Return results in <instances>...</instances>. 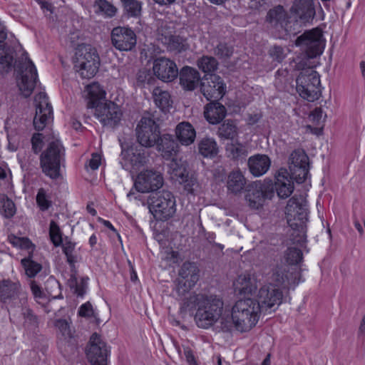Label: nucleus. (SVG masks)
Masks as SVG:
<instances>
[{
    "label": "nucleus",
    "mask_w": 365,
    "mask_h": 365,
    "mask_svg": "<svg viewBox=\"0 0 365 365\" xmlns=\"http://www.w3.org/2000/svg\"><path fill=\"white\" fill-rule=\"evenodd\" d=\"M101 158L98 153H93L91 158L88 160V163L86 164L85 167L88 170L90 168L92 170H97L101 165Z\"/></svg>",
    "instance_id": "59"
},
{
    "label": "nucleus",
    "mask_w": 365,
    "mask_h": 365,
    "mask_svg": "<svg viewBox=\"0 0 365 365\" xmlns=\"http://www.w3.org/2000/svg\"><path fill=\"white\" fill-rule=\"evenodd\" d=\"M22 315L24 319V323L27 325H36L37 318L33 314L32 311L26 307L22 308Z\"/></svg>",
    "instance_id": "57"
},
{
    "label": "nucleus",
    "mask_w": 365,
    "mask_h": 365,
    "mask_svg": "<svg viewBox=\"0 0 365 365\" xmlns=\"http://www.w3.org/2000/svg\"><path fill=\"white\" fill-rule=\"evenodd\" d=\"M287 260L292 264H298L302 258V251L296 247H289L287 250Z\"/></svg>",
    "instance_id": "53"
},
{
    "label": "nucleus",
    "mask_w": 365,
    "mask_h": 365,
    "mask_svg": "<svg viewBox=\"0 0 365 365\" xmlns=\"http://www.w3.org/2000/svg\"><path fill=\"white\" fill-rule=\"evenodd\" d=\"M55 326L64 339H70L73 337L69 323L66 319H58Z\"/></svg>",
    "instance_id": "52"
},
{
    "label": "nucleus",
    "mask_w": 365,
    "mask_h": 365,
    "mask_svg": "<svg viewBox=\"0 0 365 365\" xmlns=\"http://www.w3.org/2000/svg\"><path fill=\"white\" fill-rule=\"evenodd\" d=\"M49 237L55 247H57L62 245V232L58 225L53 220H51L49 225Z\"/></svg>",
    "instance_id": "46"
},
{
    "label": "nucleus",
    "mask_w": 365,
    "mask_h": 365,
    "mask_svg": "<svg viewBox=\"0 0 365 365\" xmlns=\"http://www.w3.org/2000/svg\"><path fill=\"white\" fill-rule=\"evenodd\" d=\"M155 81L153 74L147 69L140 70L137 74V84L145 87V85H153Z\"/></svg>",
    "instance_id": "50"
},
{
    "label": "nucleus",
    "mask_w": 365,
    "mask_h": 365,
    "mask_svg": "<svg viewBox=\"0 0 365 365\" xmlns=\"http://www.w3.org/2000/svg\"><path fill=\"white\" fill-rule=\"evenodd\" d=\"M123 13L129 18H139L141 16L142 2L138 0H120Z\"/></svg>",
    "instance_id": "36"
},
{
    "label": "nucleus",
    "mask_w": 365,
    "mask_h": 365,
    "mask_svg": "<svg viewBox=\"0 0 365 365\" xmlns=\"http://www.w3.org/2000/svg\"><path fill=\"white\" fill-rule=\"evenodd\" d=\"M291 181L289 182H305L310 180L309 166H289Z\"/></svg>",
    "instance_id": "38"
},
{
    "label": "nucleus",
    "mask_w": 365,
    "mask_h": 365,
    "mask_svg": "<svg viewBox=\"0 0 365 365\" xmlns=\"http://www.w3.org/2000/svg\"><path fill=\"white\" fill-rule=\"evenodd\" d=\"M180 84L187 91L195 90L200 85L201 78L200 73L194 68L183 67L179 73Z\"/></svg>",
    "instance_id": "23"
},
{
    "label": "nucleus",
    "mask_w": 365,
    "mask_h": 365,
    "mask_svg": "<svg viewBox=\"0 0 365 365\" xmlns=\"http://www.w3.org/2000/svg\"><path fill=\"white\" fill-rule=\"evenodd\" d=\"M289 17L287 11L281 5L270 9L267 14L265 21L274 28L288 29V20Z\"/></svg>",
    "instance_id": "24"
},
{
    "label": "nucleus",
    "mask_w": 365,
    "mask_h": 365,
    "mask_svg": "<svg viewBox=\"0 0 365 365\" xmlns=\"http://www.w3.org/2000/svg\"><path fill=\"white\" fill-rule=\"evenodd\" d=\"M95 13L106 18H112L117 14L118 9L108 0H96L93 4Z\"/></svg>",
    "instance_id": "33"
},
{
    "label": "nucleus",
    "mask_w": 365,
    "mask_h": 365,
    "mask_svg": "<svg viewBox=\"0 0 365 365\" xmlns=\"http://www.w3.org/2000/svg\"><path fill=\"white\" fill-rule=\"evenodd\" d=\"M36 203L41 211H46L51 206V200L43 189H39L36 195Z\"/></svg>",
    "instance_id": "51"
},
{
    "label": "nucleus",
    "mask_w": 365,
    "mask_h": 365,
    "mask_svg": "<svg viewBox=\"0 0 365 365\" xmlns=\"http://www.w3.org/2000/svg\"><path fill=\"white\" fill-rule=\"evenodd\" d=\"M163 184H133L132 189L128 194V197L135 195V192L141 193L153 192L160 189Z\"/></svg>",
    "instance_id": "48"
},
{
    "label": "nucleus",
    "mask_w": 365,
    "mask_h": 365,
    "mask_svg": "<svg viewBox=\"0 0 365 365\" xmlns=\"http://www.w3.org/2000/svg\"><path fill=\"white\" fill-rule=\"evenodd\" d=\"M43 145V135L37 133L33 135L31 138L32 150L35 153H38L42 150Z\"/></svg>",
    "instance_id": "55"
},
{
    "label": "nucleus",
    "mask_w": 365,
    "mask_h": 365,
    "mask_svg": "<svg viewBox=\"0 0 365 365\" xmlns=\"http://www.w3.org/2000/svg\"><path fill=\"white\" fill-rule=\"evenodd\" d=\"M294 184H228L227 190L235 195L245 192L250 207L259 209L266 200H271L276 190L280 198H287L294 192Z\"/></svg>",
    "instance_id": "1"
},
{
    "label": "nucleus",
    "mask_w": 365,
    "mask_h": 365,
    "mask_svg": "<svg viewBox=\"0 0 365 365\" xmlns=\"http://www.w3.org/2000/svg\"><path fill=\"white\" fill-rule=\"evenodd\" d=\"M271 165L269 158L266 155H256L248 160V166L250 173L255 177H259L269 170Z\"/></svg>",
    "instance_id": "27"
},
{
    "label": "nucleus",
    "mask_w": 365,
    "mask_h": 365,
    "mask_svg": "<svg viewBox=\"0 0 365 365\" xmlns=\"http://www.w3.org/2000/svg\"><path fill=\"white\" fill-rule=\"evenodd\" d=\"M86 91L89 97L88 107L94 108V103H102L101 100L106 98V93L98 83H93L86 86Z\"/></svg>",
    "instance_id": "32"
},
{
    "label": "nucleus",
    "mask_w": 365,
    "mask_h": 365,
    "mask_svg": "<svg viewBox=\"0 0 365 365\" xmlns=\"http://www.w3.org/2000/svg\"><path fill=\"white\" fill-rule=\"evenodd\" d=\"M246 182L245 178L242 173L236 169L232 170L228 175V181L227 182Z\"/></svg>",
    "instance_id": "60"
},
{
    "label": "nucleus",
    "mask_w": 365,
    "mask_h": 365,
    "mask_svg": "<svg viewBox=\"0 0 365 365\" xmlns=\"http://www.w3.org/2000/svg\"><path fill=\"white\" fill-rule=\"evenodd\" d=\"M234 53V47L227 43L220 42L214 49V53L221 59L230 58Z\"/></svg>",
    "instance_id": "47"
},
{
    "label": "nucleus",
    "mask_w": 365,
    "mask_h": 365,
    "mask_svg": "<svg viewBox=\"0 0 365 365\" xmlns=\"http://www.w3.org/2000/svg\"><path fill=\"white\" fill-rule=\"evenodd\" d=\"M31 290L32 292V294L34 295V297L38 300L40 299H42L44 296V294L41 288V287L36 284L35 281L31 282Z\"/></svg>",
    "instance_id": "62"
},
{
    "label": "nucleus",
    "mask_w": 365,
    "mask_h": 365,
    "mask_svg": "<svg viewBox=\"0 0 365 365\" xmlns=\"http://www.w3.org/2000/svg\"><path fill=\"white\" fill-rule=\"evenodd\" d=\"M286 276L281 267H277L271 276V282L262 287L258 293V301L261 310L267 312L275 307H278L282 300V292L279 287L285 282Z\"/></svg>",
    "instance_id": "5"
},
{
    "label": "nucleus",
    "mask_w": 365,
    "mask_h": 365,
    "mask_svg": "<svg viewBox=\"0 0 365 365\" xmlns=\"http://www.w3.org/2000/svg\"><path fill=\"white\" fill-rule=\"evenodd\" d=\"M16 213V207L14 202L6 195H0V215L6 218H11Z\"/></svg>",
    "instance_id": "42"
},
{
    "label": "nucleus",
    "mask_w": 365,
    "mask_h": 365,
    "mask_svg": "<svg viewBox=\"0 0 365 365\" xmlns=\"http://www.w3.org/2000/svg\"><path fill=\"white\" fill-rule=\"evenodd\" d=\"M227 110L218 101H210L205 107L204 116L210 124H218L225 117Z\"/></svg>",
    "instance_id": "25"
},
{
    "label": "nucleus",
    "mask_w": 365,
    "mask_h": 365,
    "mask_svg": "<svg viewBox=\"0 0 365 365\" xmlns=\"http://www.w3.org/2000/svg\"><path fill=\"white\" fill-rule=\"evenodd\" d=\"M161 171L150 168L145 169L138 173L134 182H164Z\"/></svg>",
    "instance_id": "34"
},
{
    "label": "nucleus",
    "mask_w": 365,
    "mask_h": 365,
    "mask_svg": "<svg viewBox=\"0 0 365 365\" xmlns=\"http://www.w3.org/2000/svg\"><path fill=\"white\" fill-rule=\"evenodd\" d=\"M197 309L195 320L198 327L208 329L222 317L223 302L216 296L195 294L190 298Z\"/></svg>",
    "instance_id": "3"
},
{
    "label": "nucleus",
    "mask_w": 365,
    "mask_h": 365,
    "mask_svg": "<svg viewBox=\"0 0 365 365\" xmlns=\"http://www.w3.org/2000/svg\"><path fill=\"white\" fill-rule=\"evenodd\" d=\"M226 152L228 157L234 160L244 159L247 155L245 147L240 143H228L226 145Z\"/></svg>",
    "instance_id": "41"
},
{
    "label": "nucleus",
    "mask_w": 365,
    "mask_h": 365,
    "mask_svg": "<svg viewBox=\"0 0 365 365\" xmlns=\"http://www.w3.org/2000/svg\"><path fill=\"white\" fill-rule=\"evenodd\" d=\"M9 241L14 247L26 250L29 256H31L35 250V245L27 237H20L11 235L9 236Z\"/></svg>",
    "instance_id": "40"
},
{
    "label": "nucleus",
    "mask_w": 365,
    "mask_h": 365,
    "mask_svg": "<svg viewBox=\"0 0 365 365\" xmlns=\"http://www.w3.org/2000/svg\"><path fill=\"white\" fill-rule=\"evenodd\" d=\"M22 58H25L26 62L20 68L21 71V81L19 83V90L21 94L25 97H29L38 81V73L36 68L33 61L29 58L27 52H24Z\"/></svg>",
    "instance_id": "13"
},
{
    "label": "nucleus",
    "mask_w": 365,
    "mask_h": 365,
    "mask_svg": "<svg viewBox=\"0 0 365 365\" xmlns=\"http://www.w3.org/2000/svg\"><path fill=\"white\" fill-rule=\"evenodd\" d=\"M64 157V148L58 140L49 143L41 155V164L43 173L51 179L60 176V166Z\"/></svg>",
    "instance_id": "9"
},
{
    "label": "nucleus",
    "mask_w": 365,
    "mask_h": 365,
    "mask_svg": "<svg viewBox=\"0 0 365 365\" xmlns=\"http://www.w3.org/2000/svg\"><path fill=\"white\" fill-rule=\"evenodd\" d=\"M86 356L91 365H107L108 350L97 333L93 334L90 338Z\"/></svg>",
    "instance_id": "17"
},
{
    "label": "nucleus",
    "mask_w": 365,
    "mask_h": 365,
    "mask_svg": "<svg viewBox=\"0 0 365 365\" xmlns=\"http://www.w3.org/2000/svg\"><path fill=\"white\" fill-rule=\"evenodd\" d=\"M78 313L82 317H92L93 316V309L91 304L88 302L83 304L79 307Z\"/></svg>",
    "instance_id": "58"
},
{
    "label": "nucleus",
    "mask_w": 365,
    "mask_h": 365,
    "mask_svg": "<svg viewBox=\"0 0 365 365\" xmlns=\"http://www.w3.org/2000/svg\"><path fill=\"white\" fill-rule=\"evenodd\" d=\"M270 56L277 62H282L284 58V50L281 46H275L270 50Z\"/></svg>",
    "instance_id": "61"
},
{
    "label": "nucleus",
    "mask_w": 365,
    "mask_h": 365,
    "mask_svg": "<svg viewBox=\"0 0 365 365\" xmlns=\"http://www.w3.org/2000/svg\"><path fill=\"white\" fill-rule=\"evenodd\" d=\"M200 91L207 101H219L226 93V84L218 75H205L201 79Z\"/></svg>",
    "instance_id": "12"
},
{
    "label": "nucleus",
    "mask_w": 365,
    "mask_h": 365,
    "mask_svg": "<svg viewBox=\"0 0 365 365\" xmlns=\"http://www.w3.org/2000/svg\"><path fill=\"white\" fill-rule=\"evenodd\" d=\"M289 166H309V158L303 150H294L289 157Z\"/></svg>",
    "instance_id": "45"
},
{
    "label": "nucleus",
    "mask_w": 365,
    "mask_h": 365,
    "mask_svg": "<svg viewBox=\"0 0 365 365\" xmlns=\"http://www.w3.org/2000/svg\"><path fill=\"white\" fill-rule=\"evenodd\" d=\"M197 267L194 263L186 262L182 264L180 269L179 270V275L183 278L187 279L191 277L192 281L197 279Z\"/></svg>",
    "instance_id": "49"
},
{
    "label": "nucleus",
    "mask_w": 365,
    "mask_h": 365,
    "mask_svg": "<svg viewBox=\"0 0 365 365\" xmlns=\"http://www.w3.org/2000/svg\"><path fill=\"white\" fill-rule=\"evenodd\" d=\"M144 147L139 144L125 148L123 144H121V156L125 161V163L120 162L122 167L125 170L130 168L137 169L145 165L148 160V156Z\"/></svg>",
    "instance_id": "14"
},
{
    "label": "nucleus",
    "mask_w": 365,
    "mask_h": 365,
    "mask_svg": "<svg viewBox=\"0 0 365 365\" xmlns=\"http://www.w3.org/2000/svg\"><path fill=\"white\" fill-rule=\"evenodd\" d=\"M110 37L113 46L120 51H131L136 46V34L129 27L117 26L113 28Z\"/></svg>",
    "instance_id": "15"
},
{
    "label": "nucleus",
    "mask_w": 365,
    "mask_h": 365,
    "mask_svg": "<svg viewBox=\"0 0 365 365\" xmlns=\"http://www.w3.org/2000/svg\"><path fill=\"white\" fill-rule=\"evenodd\" d=\"M307 196L306 192L299 195L296 192L289 200L285 207V214L288 222L292 220H302L306 217L308 210Z\"/></svg>",
    "instance_id": "19"
},
{
    "label": "nucleus",
    "mask_w": 365,
    "mask_h": 365,
    "mask_svg": "<svg viewBox=\"0 0 365 365\" xmlns=\"http://www.w3.org/2000/svg\"><path fill=\"white\" fill-rule=\"evenodd\" d=\"M75 68L82 78H91L98 72L100 66V57L95 47L90 44L82 43L76 51Z\"/></svg>",
    "instance_id": "6"
},
{
    "label": "nucleus",
    "mask_w": 365,
    "mask_h": 365,
    "mask_svg": "<svg viewBox=\"0 0 365 365\" xmlns=\"http://www.w3.org/2000/svg\"><path fill=\"white\" fill-rule=\"evenodd\" d=\"M173 32L170 27L162 26L158 31V40L171 52L179 53L188 49L187 40L179 35L173 34Z\"/></svg>",
    "instance_id": "18"
},
{
    "label": "nucleus",
    "mask_w": 365,
    "mask_h": 365,
    "mask_svg": "<svg viewBox=\"0 0 365 365\" xmlns=\"http://www.w3.org/2000/svg\"><path fill=\"white\" fill-rule=\"evenodd\" d=\"M175 135L179 142L183 145H190L195 139L196 132L189 122H181L175 128Z\"/></svg>",
    "instance_id": "28"
},
{
    "label": "nucleus",
    "mask_w": 365,
    "mask_h": 365,
    "mask_svg": "<svg viewBox=\"0 0 365 365\" xmlns=\"http://www.w3.org/2000/svg\"><path fill=\"white\" fill-rule=\"evenodd\" d=\"M322 38V34L319 29L306 31L297 38L295 45L304 53V58H297L296 69L313 67L309 60L322 53L324 46Z\"/></svg>",
    "instance_id": "4"
},
{
    "label": "nucleus",
    "mask_w": 365,
    "mask_h": 365,
    "mask_svg": "<svg viewBox=\"0 0 365 365\" xmlns=\"http://www.w3.org/2000/svg\"><path fill=\"white\" fill-rule=\"evenodd\" d=\"M155 145L165 160H175L179 151V146L173 135L170 134L160 135Z\"/></svg>",
    "instance_id": "22"
},
{
    "label": "nucleus",
    "mask_w": 365,
    "mask_h": 365,
    "mask_svg": "<svg viewBox=\"0 0 365 365\" xmlns=\"http://www.w3.org/2000/svg\"><path fill=\"white\" fill-rule=\"evenodd\" d=\"M291 170H288L284 168H279L275 173L274 178L276 181L274 182H289L291 181Z\"/></svg>",
    "instance_id": "54"
},
{
    "label": "nucleus",
    "mask_w": 365,
    "mask_h": 365,
    "mask_svg": "<svg viewBox=\"0 0 365 365\" xmlns=\"http://www.w3.org/2000/svg\"><path fill=\"white\" fill-rule=\"evenodd\" d=\"M217 134L220 138L234 140L238 135L237 127L232 120H227L219 127Z\"/></svg>",
    "instance_id": "37"
},
{
    "label": "nucleus",
    "mask_w": 365,
    "mask_h": 365,
    "mask_svg": "<svg viewBox=\"0 0 365 365\" xmlns=\"http://www.w3.org/2000/svg\"><path fill=\"white\" fill-rule=\"evenodd\" d=\"M153 69L154 74L164 82L173 81L178 75L176 63L165 57L156 58L153 62Z\"/></svg>",
    "instance_id": "20"
},
{
    "label": "nucleus",
    "mask_w": 365,
    "mask_h": 365,
    "mask_svg": "<svg viewBox=\"0 0 365 365\" xmlns=\"http://www.w3.org/2000/svg\"><path fill=\"white\" fill-rule=\"evenodd\" d=\"M312 67L305 68L296 79V89L299 95L308 101L314 102L321 96L319 75Z\"/></svg>",
    "instance_id": "8"
},
{
    "label": "nucleus",
    "mask_w": 365,
    "mask_h": 365,
    "mask_svg": "<svg viewBox=\"0 0 365 365\" xmlns=\"http://www.w3.org/2000/svg\"><path fill=\"white\" fill-rule=\"evenodd\" d=\"M233 286L235 292L240 295L252 294L257 289L255 279L247 274L238 276Z\"/></svg>",
    "instance_id": "29"
},
{
    "label": "nucleus",
    "mask_w": 365,
    "mask_h": 365,
    "mask_svg": "<svg viewBox=\"0 0 365 365\" xmlns=\"http://www.w3.org/2000/svg\"><path fill=\"white\" fill-rule=\"evenodd\" d=\"M196 64L205 75L213 74L212 73L217 70L219 66V63L215 57L205 55L199 58Z\"/></svg>",
    "instance_id": "35"
},
{
    "label": "nucleus",
    "mask_w": 365,
    "mask_h": 365,
    "mask_svg": "<svg viewBox=\"0 0 365 365\" xmlns=\"http://www.w3.org/2000/svg\"><path fill=\"white\" fill-rule=\"evenodd\" d=\"M269 0H250L249 8L255 11H264L269 6Z\"/></svg>",
    "instance_id": "56"
},
{
    "label": "nucleus",
    "mask_w": 365,
    "mask_h": 365,
    "mask_svg": "<svg viewBox=\"0 0 365 365\" xmlns=\"http://www.w3.org/2000/svg\"><path fill=\"white\" fill-rule=\"evenodd\" d=\"M198 150L203 157L212 158L217 155L218 145L214 138L206 137L200 140Z\"/></svg>",
    "instance_id": "31"
},
{
    "label": "nucleus",
    "mask_w": 365,
    "mask_h": 365,
    "mask_svg": "<svg viewBox=\"0 0 365 365\" xmlns=\"http://www.w3.org/2000/svg\"><path fill=\"white\" fill-rule=\"evenodd\" d=\"M165 259L173 264H178L181 261L180 253L175 250L167 252Z\"/></svg>",
    "instance_id": "63"
},
{
    "label": "nucleus",
    "mask_w": 365,
    "mask_h": 365,
    "mask_svg": "<svg viewBox=\"0 0 365 365\" xmlns=\"http://www.w3.org/2000/svg\"><path fill=\"white\" fill-rule=\"evenodd\" d=\"M153 97L156 106L162 110L168 109L172 106L173 102L168 91L156 88L153 91Z\"/></svg>",
    "instance_id": "39"
},
{
    "label": "nucleus",
    "mask_w": 365,
    "mask_h": 365,
    "mask_svg": "<svg viewBox=\"0 0 365 365\" xmlns=\"http://www.w3.org/2000/svg\"><path fill=\"white\" fill-rule=\"evenodd\" d=\"M21 263L26 274L30 278L34 277L42 269L41 264L32 260L31 256L22 259Z\"/></svg>",
    "instance_id": "43"
},
{
    "label": "nucleus",
    "mask_w": 365,
    "mask_h": 365,
    "mask_svg": "<svg viewBox=\"0 0 365 365\" xmlns=\"http://www.w3.org/2000/svg\"><path fill=\"white\" fill-rule=\"evenodd\" d=\"M169 180L173 182H195L192 176L189 178L188 172L185 166L178 164L175 160L168 165Z\"/></svg>",
    "instance_id": "26"
},
{
    "label": "nucleus",
    "mask_w": 365,
    "mask_h": 365,
    "mask_svg": "<svg viewBox=\"0 0 365 365\" xmlns=\"http://www.w3.org/2000/svg\"><path fill=\"white\" fill-rule=\"evenodd\" d=\"M96 115L103 125L115 126L121 120L123 113L120 108L112 101L94 103Z\"/></svg>",
    "instance_id": "16"
},
{
    "label": "nucleus",
    "mask_w": 365,
    "mask_h": 365,
    "mask_svg": "<svg viewBox=\"0 0 365 365\" xmlns=\"http://www.w3.org/2000/svg\"><path fill=\"white\" fill-rule=\"evenodd\" d=\"M36 115L34 118V128L41 131L53 119V108L48 101V97L44 92L38 93L34 98Z\"/></svg>",
    "instance_id": "11"
},
{
    "label": "nucleus",
    "mask_w": 365,
    "mask_h": 365,
    "mask_svg": "<svg viewBox=\"0 0 365 365\" xmlns=\"http://www.w3.org/2000/svg\"><path fill=\"white\" fill-rule=\"evenodd\" d=\"M6 38V34L0 32V64H4L8 68L12 66L14 62V48L4 41Z\"/></svg>",
    "instance_id": "30"
},
{
    "label": "nucleus",
    "mask_w": 365,
    "mask_h": 365,
    "mask_svg": "<svg viewBox=\"0 0 365 365\" xmlns=\"http://www.w3.org/2000/svg\"><path fill=\"white\" fill-rule=\"evenodd\" d=\"M261 307L256 300L247 297L237 300L232 309L231 319H221V329L230 331L232 325L240 332H247L255 327L260 317Z\"/></svg>",
    "instance_id": "2"
},
{
    "label": "nucleus",
    "mask_w": 365,
    "mask_h": 365,
    "mask_svg": "<svg viewBox=\"0 0 365 365\" xmlns=\"http://www.w3.org/2000/svg\"><path fill=\"white\" fill-rule=\"evenodd\" d=\"M135 131L138 143L145 148L154 146L160 135L159 125L150 115L141 118Z\"/></svg>",
    "instance_id": "10"
},
{
    "label": "nucleus",
    "mask_w": 365,
    "mask_h": 365,
    "mask_svg": "<svg viewBox=\"0 0 365 365\" xmlns=\"http://www.w3.org/2000/svg\"><path fill=\"white\" fill-rule=\"evenodd\" d=\"M20 284L13 283L9 280H4L0 285V292L4 299L11 298L14 297L19 289Z\"/></svg>",
    "instance_id": "44"
},
{
    "label": "nucleus",
    "mask_w": 365,
    "mask_h": 365,
    "mask_svg": "<svg viewBox=\"0 0 365 365\" xmlns=\"http://www.w3.org/2000/svg\"><path fill=\"white\" fill-rule=\"evenodd\" d=\"M322 117V110L321 108H316L312 111L309 118L316 124H319Z\"/></svg>",
    "instance_id": "64"
},
{
    "label": "nucleus",
    "mask_w": 365,
    "mask_h": 365,
    "mask_svg": "<svg viewBox=\"0 0 365 365\" xmlns=\"http://www.w3.org/2000/svg\"><path fill=\"white\" fill-rule=\"evenodd\" d=\"M290 13L302 24L312 23L316 14L313 0H294Z\"/></svg>",
    "instance_id": "21"
},
{
    "label": "nucleus",
    "mask_w": 365,
    "mask_h": 365,
    "mask_svg": "<svg viewBox=\"0 0 365 365\" xmlns=\"http://www.w3.org/2000/svg\"><path fill=\"white\" fill-rule=\"evenodd\" d=\"M149 210L158 221H166L174 216L177 210L176 200L168 190L153 192L149 197Z\"/></svg>",
    "instance_id": "7"
}]
</instances>
